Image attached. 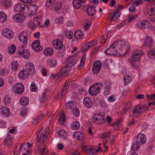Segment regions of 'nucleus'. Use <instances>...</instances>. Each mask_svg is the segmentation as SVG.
Masks as SVG:
<instances>
[{
    "mask_svg": "<svg viewBox=\"0 0 155 155\" xmlns=\"http://www.w3.org/2000/svg\"><path fill=\"white\" fill-rule=\"evenodd\" d=\"M4 103L6 105L9 104L11 102L10 97L8 96H5L4 98Z\"/></svg>",
    "mask_w": 155,
    "mask_h": 155,
    "instance_id": "nucleus-47",
    "label": "nucleus"
},
{
    "mask_svg": "<svg viewBox=\"0 0 155 155\" xmlns=\"http://www.w3.org/2000/svg\"><path fill=\"white\" fill-rule=\"evenodd\" d=\"M115 98L113 95L110 96L107 98L108 100L110 102H113L115 100Z\"/></svg>",
    "mask_w": 155,
    "mask_h": 155,
    "instance_id": "nucleus-64",
    "label": "nucleus"
},
{
    "mask_svg": "<svg viewBox=\"0 0 155 155\" xmlns=\"http://www.w3.org/2000/svg\"><path fill=\"white\" fill-rule=\"evenodd\" d=\"M31 91L32 92H36L38 90V88L36 86V84L35 82H33L32 83L31 87Z\"/></svg>",
    "mask_w": 155,
    "mask_h": 155,
    "instance_id": "nucleus-43",
    "label": "nucleus"
},
{
    "mask_svg": "<svg viewBox=\"0 0 155 155\" xmlns=\"http://www.w3.org/2000/svg\"><path fill=\"white\" fill-rule=\"evenodd\" d=\"M53 45L54 48L58 49H61L63 47L62 42L60 39H57L56 41H54Z\"/></svg>",
    "mask_w": 155,
    "mask_h": 155,
    "instance_id": "nucleus-20",
    "label": "nucleus"
},
{
    "mask_svg": "<svg viewBox=\"0 0 155 155\" xmlns=\"http://www.w3.org/2000/svg\"><path fill=\"white\" fill-rule=\"evenodd\" d=\"M137 25L141 28H146L149 27L150 24L148 21L143 20L142 22L138 23Z\"/></svg>",
    "mask_w": 155,
    "mask_h": 155,
    "instance_id": "nucleus-19",
    "label": "nucleus"
},
{
    "mask_svg": "<svg viewBox=\"0 0 155 155\" xmlns=\"http://www.w3.org/2000/svg\"><path fill=\"white\" fill-rule=\"evenodd\" d=\"M114 48L111 46H110L105 51V53L107 55H112L113 54H114Z\"/></svg>",
    "mask_w": 155,
    "mask_h": 155,
    "instance_id": "nucleus-34",
    "label": "nucleus"
},
{
    "mask_svg": "<svg viewBox=\"0 0 155 155\" xmlns=\"http://www.w3.org/2000/svg\"><path fill=\"white\" fill-rule=\"evenodd\" d=\"M80 124L78 121H74L71 124V127L73 129H77L80 127Z\"/></svg>",
    "mask_w": 155,
    "mask_h": 155,
    "instance_id": "nucleus-36",
    "label": "nucleus"
},
{
    "mask_svg": "<svg viewBox=\"0 0 155 155\" xmlns=\"http://www.w3.org/2000/svg\"><path fill=\"white\" fill-rule=\"evenodd\" d=\"M127 54V52L122 53V52L120 53V52H118V51L116 50V49H114V54H113L114 56H118L119 57L122 56L123 55H124Z\"/></svg>",
    "mask_w": 155,
    "mask_h": 155,
    "instance_id": "nucleus-40",
    "label": "nucleus"
},
{
    "mask_svg": "<svg viewBox=\"0 0 155 155\" xmlns=\"http://www.w3.org/2000/svg\"><path fill=\"white\" fill-rule=\"evenodd\" d=\"M144 54V53L141 50H138L134 51L132 54L131 58L132 60L137 61Z\"/></svg>",
    "mask_w": 155,
    "mask_h": 155,
    "instance_id": "nucleus-5",
    "label": "nucleus"
},
{
    "mask_svg": "<svg viewBox=\"0 0 155 155\" xmlns=\"http://www.w3.org/2000/svg\"><path fill=\"white\" fill-rule=\"evenodd\" d=\"M61 7V4L60 2L56 3L54 5V10L57 11L60 9Z\"/></svg>",
    "mask_w": 155,
    "mask_h": 155,
    "instance_id": "nucleus-46",
    "label": "nucleus"
},
{
    "mask_svg": "<svg viewBox=\"0 0 155 155\" xmlns=\"http://www.w3.org/2000/svg\"><path fill=\"white\" fill-rule=\"evenodd\" d=\"M25 9L24 5L21 4H17L14 6V10L16 12H22L25 10Z\"/></svg>",
    "mask_w": 155,
    "mask_h": 155,
    "instance_id": "nucleus-22",
    "label": "nucleus"
},
{
    "mask_svg": "<svg viewBox=\"0 0 155 155\" xmlns=\"http://www.w3.org/2000/svg\"><path fill=\"white\" fill-rule=\"evenodd\" d=\"M11 65L13 70H17L18 67V64L17 61H13L11 63Z\"/></svg>",
    "mask_w": 155,
    "mask_h": 155,
    "instance_id": "nucleus-38",
    "label": "nucleus"
},
{
    "mask_svg": "<svg viewBox=\"0 0 155 155\" xmlns=\"http://www.w3.org/2000/svg\"><path fill=\"white\" fill-rule=\"evenodd\" d=\"M146 138L144 134H139L137 137V143H138V144H144L146 141Z\"/></svg>",
    "mask_w": 155,
    "mask_h": 155,
    "instance_id": "nucleus-14",
    "label": "nucleus"
},
{
    "mask_svg": "<svg viewBox=\"0 0 155 155\" xmlns=\"http://www.w3.org/2000/svg\"><path fill=\"white\" fill-rule=\"evenodd\" d=\"M10 113V111L8 108L5 107L2 108V115L8 117Z\"/></svg>",
    "mask_w": 155,
    "mask_h": 155,
    "instance_id": "nucleus-29",
    "label": "nucleus"
},
{
    "mask_svg": "<svg viewBox=\"0 0 155 155\" xmlns=\"http://www.w3.org/2000/svg\"><path fill=\"white\" fill-rule=\"evenodd\" d=\"M73 32L71 30H69L66 31L65 32V34L67 38L69 39H71L72 38L73 35Z\"/></svg>",
    "mask_w": 155,
    "mask_h": 155,
    "instance_id": "nucleus-39",
    "label": "nucleus"
},
{
    "mask_svg": "<svg viewBox=\"0 0 155 155\" xmlns=\"http://www.w3.org/2000/svg\"><path fill=\"white\" fill-rule=\"evenodd\" d=\"M83 36V33L81 31L77 30L74 33V37L77 40L81 38Z\"/></svg>",
    "mask_w": 155,
    "mask_h": 155,
    "instance_id": "nucleus-28",
    "label": "nucleus"
},
{
    "mask_svg": "<svg viewBox=\"0 0 155 155\" xmlns=\"http://www.w3.org/2000/svg\"><path fill=\"white\" fill-rule=\"evenodd\" d=\"M102 63L99 61H96L94 62L92 68V71L94 74H97L102 67Z\"/></svg>",
    "mask_w": 155,
    "mask_h": 155,
    "instance_id": "nucleus-6",
    "label": "nucleus"
},
{
    "mask_svg": "<svg viewBox=\"0 0 155 155\" xmlns=\"http://www.w3.org/2000/svg\"><path fill=\"white\" fill-rule=\"evenodd\" d=\"M130 63L131 66L134 68H136L137 67V64L135 62L136 61L132 60L131 61H130Z\"/></svg>",
    "mask_w": 155,
    "mask_h": 155,
    "instance_id": "nucleus-59",
    "label": "nucleus"
},
{
    "mask_svg": "<svg viewBox=\"0 0 155 155\" xmlns=\"http://www.w3.org/2000/svg\"><path fill=\"white\" fill-rule=\"evenodd\" d=\"M96 12L95 7L94 6H89L87 9V13L90 16L94 15Z\"/></svg>",
    "mask_w": 155,
    "mask_h": 155,
    "instance_id": "nucleus-17",
    "label": "nucleus"
},
{
    "mask_svg": "<svg viewBox=\"0 0 155 155\" xmlns=\"http://www.w3.org/2000/svg\"><path fill=\"white\" fill-rule=\"evenodd\" d=\"M84 2L85 0H73V6L76 9H79L81 7V3H83Z\"/></svg>",
    "mask_w": 155,
    "mask_h": 155,
    "instance_id": "nucleus-18",
    "label": "nucleus"
},
{
    "mask_svg": "<svg viewBox=\"0 0 155 155\" xmlns=\"http://www.w3.org/2000/svg\"><path fill=\"white\" fill-rule=\"evenodd\" d=\"M118 48L120 50H122L123 53L126 52L127 53L130 49L128 42L124 41H119Z\"/></svg>",
    "mask_w": 155,
    "mask_h": 155,
    "instance_id": "nucleus-4",
    "label": "nucleus"
},
{
    "mask_svg": "<svg viewBox=\"0 0 155 155\" xmlns=\"http://www.w3.org/2000/svg\"><path fill=\"white\" fill-rule=\"evenodd\" d=\"M27 113V109L25 107L23 108L21 110V114L22 116L26 115Z\"/></svg>",
    "mask_w": 155,
    "mask_h": 155,
    "instance_id": "nucleus-53",
    "label": "nucleus"
},
{
    "mask_svg": "<svg viewBox=\"0 0 155 155\" xmlns=\"http://www.w3.org/2000/svg\"><path fill=\"white\" fill-rule=\"evenodd\" d=\"M24 87L22 84H16L14 86L13 91L18 94H21L24 91Z\"/></svg>",
    "mask_w": 155,
    "mask_h": 155,
    "instance_id": "nucleus-7",
    "label": "nucleus"
},
{
    "mask_svg": "<svg viewBox=\"0 0 155 155\" xmlns=\"http://www.w3.org/2000/svg\"><path fill=\"white\" fill-rule=\"evenodd\" d=\"M73 113L74 116L78 117L79 115L80 112L78 109L75 108L73 110Z\"/></svg>",
    "mask_w": 155,
    "mask_h": 155,
    "instance_id": "nucleus-57",
    "label": "nucleus"
},
{
    "mask_svg": "<svg viewBox=\"0 0 155 155\" xmlns=\"http://www.w3.org/2000/svg\"><path fill=\"white\" fill-rule=\"evenodd\" d=\"M131 106V103L130 102H128L127 103H126L123 109L124 111L125 112L128 110L130 108Z\"/></svg>",
    "mask_w": 155,
    "mask_h": 155,
    "instance_id": "nucleus-44",
    "label": "nucleus"
},
{
    "mask_svg": "<svg viewBox=\"0 0 155 155\" xmlns=\"http://www.w3.org/2000/svg\"><path fill=\"white\" fill-rule=\"evenodd\" d=\"M2 34L4 36L8 39H12L14 36V33L8 29H6L2 31Z\"/></svg>",
    "mask_w": 155,
    "mask_h": 155,
    "instance_id": "nucleus-12",
    "label": "nucleus"
},
{
    "mask_svg": "<svg viewBox=\"0 0 155 155\" xmlns=\"http://www.w3.org/2000/svg\"><path fill=\"white\" fill-rule=\"evenodd\" d=\"M102 85L101 83H95L91 86L88 90L89 94L92 96L96 95L99 93L100 87L98 86Z\"/></svg>",
    "mask_w": 155,
    "mask_h": 155,
    "instance_id": "nucleus-3",
    "label": "nucleus"
},
{
    "mask_svg": "<svg viewBox=\"0 0 155 155\" xmlns=\"http://www.w3.org/2000/svg\"><path fill=\"white\" fill-rule=\"evenodd\" d=\"M26 7L28 10V12L31 14V16H32L36 13L38 8L37 5H30Z\"/></svg>",
    "mask_w": 155,
    "mask_h": 155,
    "instance_id": "nucleus-11",
    "label": "nucleus"
},
{
    "mask_svg": "<svg viewBox=\"0 0 155 155\" xmlns=\"http://www.w3.org/2000/svg\"><path fill=\"white\" fill-rule=\"evenodd\" d=\"M25 71L29 75L32 74L35 71L34 65L31 63L27 64Z\"/></svg>",
    "mask_w": 155,
    "mask_h": 155,
    "instance_id": "nucleus-13",
    "label": "nucleus"
},
{
    "mask_svg": "<svg viewBox=\"0 0 155 155\" xmlns=\"http://www.w3.org/2000/svg\"><path fill=\"white\" fill-rule=\"evenodd\" d=\"M29 102L28 97L24 96L21 97L20 100V103L23 106L27 105Z\"/></svg>",
    "mask_w": 155,
    "mask_h": 155,
    "instance_id": "nucleus-26",
    "label": "nucleus"
},
{
    "mask_svg": "<svg viewBox=\"0 0 155 155\" xmlns=\"http://www.w3.org/2000/svg\"><path fill=\"white\" fill-rule=\"evenodd\" d=\"M54 53V50L51 48H48L44 51V53L47 56H51Z\"/></svg>",
    "mask_w": 155,
    "mask_h": 155,
    "instance_id": "nucleus-27",
    "label": "nucleus"
},
{
    "mask_svg": "<svg viewBox=\"0 0 155 155\" xmlns=\"http://www.w3.org/2000/svg\"><path fill=\"white\" fill-rule=\"evenodd\" d=\"M47 64L50 67H53L55 66L57 64L56 60L54 58H49L47 60Z\"/></svg>",
    "mask_w": 155,
    "mask_h": 155,
    "instance_id": "nucleus-25",
    "label": "nucleus"
},
{
    "mask_svg": "<svg viewBox=\"0 0 155 155\" xmlns=\"http://www.w3.org/2000/svg\"><path fill=\"white\" fill-rule=\"evenodd\" d=\"M70 70L69 68H66L65 67L61 70V71L63 74V75L64 76L68 75L69 72V71Z\"/></svg>",
    "mask_w": 155,
    "mask_h": 155,
    "instance_id": "nucleus-42",
    "label": "nucleus"
},
{
    "mask_svg": "<svg viewBox=\"0 0 155 155\" xmlns=\"http://www.w3.org/2000/svg\"><path fill=\"white\" fill-rule=\"evenodd\" d=\"M137 141L135 143L133 144L131 146V149L134 151L137 150L139 148V146L140 144L137 143Z\"/></svg>",
    "mask_w": 155,
    "mask_h": 155,
    "instance_id": "nucleus-37",
    "label": "nucleus"
},
{
    "mask_svg": "<svg viewBox=\"0 0 155 155\" xmlns=\"http://www.w3.org/2000/svg\"><path fill=\"white\" fill-rule=\"evenodd\" d=\"M83 103L84 105L87 108H91L93 105L91 100L89 97H85L84 99Z\"/></svg>",
    "mask_w": 155,
    "mask_h": 155,
    "instance_id": "nucleus-21",
    "label": "nucleus"
},
{
    "mask_svg": "<svg viewBox=\"0 0 155 155\" xmlns=\"http://www.w3.org/2000/svg\"><path fill=\"white\" fill-rule=\"evenodd\" d=\"M16 47L14 45H12L8 48V52L9 54H13L15 51Z\"/></svg>",
    "mask_w": 155,
    "mask_h": 155,
    "instance_id": "nucleus-45",
    "label": "nucleus"
},
{
    "mask_svg": "<svg viewBox=\"0 0 155 155\" xmlns=\"http://www.w3.org/2000/svg\"><path fill=\"white\" fill-rule=\"evenodd\" d=\"M40 44L35 45L33 46H31L32 49L35 51L39 52L42 50V48L40 46Z\"/></svg>",
    "mask_w": 155,
    "mask_h": 155,
    "instance_id": "nucleus-32",
    "label": "nucleus"
},
{
    "mask_svg": "<svg viewBox=\"0 0 155 155\" xmlns=\"http://www.w3.org/2000/svg\"><path fill=\"white\" fill-rule=\"evenodd\" d=\"M25 144V143H24L23 144H21L20 146L19 150L17 151L18 154L21 153L24 150H25V148L24 147Z\"/></svg>",
    "mask_w": 155,
    "mask_h": 155,
    "instance_id": "nucleus-54",
    "label": "nucleus"
},
{
    "mask_svg": "<svg viewBox=\"0 0 155 155\" xmlns=\"http://www.w3.org/2000/svg\"><path fill=\"white\" fill-rule=\"evenodd\" d=\"M110 87L109 85H107L105 87L104 91V94L105 95H107L110 93Z\"/></svg>",
    "mask_w": 155,
    "mask_h": 155,
    "instance_id": "nucleus-50",
    "label": "nucleus"
},
{
    "mask_svg": "<svg viewBox=\"0 0 155 155\" xmlns=\"http://www.w3.org/2000/svg\"><path fill=\"white\" fill-rule=\"evenodd\" d=\"M153 40L152 38L147 35L145 37L143 46L145 47L151 48L153 46Z\"/></svg>",
    "mask_w": 155,
    "mask_h": 155,
    "instance_id": "nucleus-9",
    "label": "nucleus"
},
{
    "mask_svg": "<svg viewBox=\"0 0 155 155\" xmlns=\"http://www.w3.org/2000/svg\"><path fill=\"white\" fill-rule=\"evenodd\" d=\"M25 46H22L20 48H19L18 51L19 54L20 55H22L23 57L25 58H28L30 56V54L29 51L26 50H24L23 47Z\"/></svg>",
    "mask_w": 155,
    "mask_h": 155,
    "instance_id": "nucleus-10",
    "label": "nucleus"
},
{
    "mask_svg": "<svg viewBox=\"0 0 155 155\" xmlns=\"http://www.w3.org/2000/svg\"><path fill=\"white\" fill-rule=\"evenodd\" d=\"M66 89L63 88L61 90V99H62L64 97V95L66 91Z\"/></svg>",
    "mask_w": 155,
    "mask_h": 155,
    "instance_id": "nucleus-58",
    "label": "nucleus"
},
{
    "mask_svg": "<svg viewBox=\"0 0 155 155\" xmlns=\"http://www.w3.org/2000/svg\"><path fill=\"white\" fill-rule=\"evenodd\" d=\"M58 120L61 124H63L65 121V117L63 113H62L60 115L59 118L58 119Z\"/></svg>",
    "mask_w": 155,
    "mask_h": 155,
    "instance_id": "nucleus-31",
    "label": "nucleus"
},
{
    "mask_svg": "<svg viewBox=\"0 0 155 155\" xmlns=\"http://www.w3.org/2000/svg\"><path fill=\"white\" fill-rule=\"evenodd\" d=\"M47 99V96L46 94H43L41 97L40 101L42 102H44Z\"/></svg>",
    "mask_w": 155,
    "mask_h": 155,
    "instance_id": "nucleus-56",
    "label": "nucleus"
},
{
    "mask_svg": "<svg viewBox=\"0 0 155 155\" xmlns=\"http://www.w3.org/2000/svg\"><path fill=\"white\" fill-rule=\"evenodd\" d=\"M95 43L94 41L88 42L86 44V46L88 47V48H92L93 47Z\"/></svg>",
    "mask_w": 155,
    "mask_h": 155,
    "instance_id": "nucleus-55",
    "label": "nucleus"
},
{
    "mask_svg": "<svg viewBox=\"0 0 155 155\" xmlns=\"http://www.w3.org/2000/svg\"><path fill=\"white\" fill-rule=\"evenodd\" d=\"M30 33L29 31H24L19 34L18 38L24 45L27 44L30 38Z\"/></svg>",
    "mask_w": 155,
    "mask_h": 155,
    "instance_id": "nucleus-1",
    "label": "nucleus"
},
{
    "mask_svg": "<svg viewBox=\"0 0 155 155\" xmlns=\"http://www.w3.org/2000/svg\"><path fill=\"white\" fill-rule=\"evenodd\" d=\"M44 114H42L39 116L37 118H35L34 119V121L33 123L34 124H37L44 117Z\"/></svg>",
    "mask_w": 155,
    "mask_h": 155,
    "instance_id": "nucleus-41",
    "label": "nucleus"
},
{
    "mask_svg": "<svg viewBox=\"0 0 155 155\" xmlns=\"http://www.w3.org/2000/svg\"><path fill=\"white\" fill-rule=\"evenodd\" d=\"M143 113L141 110V107L139 105H137L135 107L133 110L132 115L134 117L139 116L140 114Z\"/></svg>",
    "mask_w": 155,
    "mask_h": 155,
    "instance_id": "nucleus-15",
    "label": "nucleus"
},
{
    "mask_svg": "<svg viewBox=\"0 0 155 155\" xmlns=\"http://www.w3.org/2000/svg\"><path fill=\"white\" fill-rule=\"evenodd\" d=\"M131 78L130 77H125L124 78V84L125 85H127L128 83L131 81Z\"/></svg>",
    "mask_w": 155,
    "mask_h": 155,
    "instance_id": "nucleus-49",
    "label": "nucleus"
},
{
    "mask_svg": "<svg viewBox=\"0 0 155 155\" xmlns=\"http://www.w3.org/2000/svg\"><path fill=\"white\" fill-rule=\"evenodd\" d=\"M13 19L17 22H21L25 20V17L22 14H17L13 17Z\"/></svg>",
    "mask_w": 155,
    "mask_h": 155,
    "instance_id": "nucleus-16",
    "label": "nucleus"
},
{
    "mask_svg": "<svg viewBox=\"0 0 155 155\" xmlns=\"http://www.w3.org/2000/svg\"><path fill=\"white\" fill-rule=\"evenodd\" d=\"M92 120L94 123L99 125L103 124L105 122L104 117L99 113L95 114L93 116Z\"/></svg>",
    "mask_w": 155,
    "mask_h": 155,
    "instance_id": "nucleus-2",
    "label": "nucleus"
},
{
    "mask_svg": "<svg viewBox=\"0 0 155 155\" xmlns=\"http://www.w3.org/2000/svg\"><path fill=\"white\" fill-rule=\"evenodd\" d=\"M29 74L27 73L25 70L21 71L19 73L18 77L20 79H24L26 77H28Z\"/></svg>",
    "mask_w": 155,
    "mask_h": 155,
    "instance_id": "nucleus-24",
    "label": "nucleus"
},
{
    "mask_svg": "<svg viewBox=\"0 0 155 155\" xmlns=\"http://www.w3.org/2000/svg\"><path fill=\"white\" fill-rule=\"evenodd\" d=\"M149 12H148L149 15L152 16L155 14V10L153 7H151L149 8Z\"/></svg>",
    "mask_w": 155,
    "mask_h": 155,
    "instance_id": "nucleus-48",
    "label": "nucleus"
},
{
    "mask_svg": "<svg viewBox=\"0 0 155 155\" xmlns=\"http://www.w3.org/2000/svg\"><path fill=\"white\" fill-rule=\"evenodd\" d=\"M148 55L150 58L153 59L155 58V48H153L149 51Z\"/></svg>",
    "mask_w": 155,
    "mask_h": 155,
    "instance_id": "nucleus-33",
    "label": "nucleus"
},
{
    "mask_svg": "<svg viewBox=\"0 0 155 155\" xmlns=\"http://www.w3.org/2000/svg\"><path fill=\"white\" fill-rule=\"evenodd\" d=\"M55 0H47L46 2V6L49 7L53 5L55 2Z\"/></svg>",
    "mask_w": 155,
    "mask_h": 155,
    "instance_id": "nucleus-52",
    "label": "nucleus"
},
{
    "mask_svg": "<svg viewBox=\"0 0 155 155\" xmlns=\"http://www.w3.org/2000/svg\"><path fill=\"white\" fill-rule=\"evenodd\" d=\"M7 19V16L3 12H0V22H4Z\"/></svg>",
    "mask_w": 155,
    "mask_h": 155,
    "instance_id": "nucleus-35",
    "label": "nucleus"
},
{
    "mask_svg": "<svg viewBox=\"0 0 155 155\" xmlns=\"http://www.w3.org/2000/svg\"><path fill=\"white\" fill-rule=\"evenodd\" d=\"M11 5V2L10 1H6L4 3V7L6 8H9L10 6Z\"/></svg>",
    "mask_w": 155,
    "mask_h": 155,
    "instance_id": "nucleus-61",
    "label": "nucleus"
},
{
    "mask_svg": "<svg viewBox=\"0 0 155 155\" xmlns=\"http://www.w3.org/2000/svg\"><path fill=\"white\" fill-rule=\"evenodd\" d=\"M58 134L60 137L62 139H65L67 136V133L64 130H60Z\"/></svg>",
    "mask_w": 155,
    "mask_h": 155,
    "instance_id": "nucleus-30",
    "label": "nucleus"
},
{
    "mask_svg": "<svg viewBox=\"0 0 155 155\" xmlns=\"http://www.w3.org/2000/svg\"><path fill=\"white\" fill-rule=\"evenodd\" d=\"M73 106V101H70L66 103V107L68 109L72 108Z\"/></svg>",
    "mask_w": 155,
    "mask_h": 155,
    "instance_id": "nucleus-51",
    "label": "nucleus"
},
{
    "mask_svg": "<svg viewBox=\"0 0 155 155\" xmlns=\"http://www.w3.org/2000/svg\"><path fill=\"white\" fill-rule=\"evenodd\" d=\"M20 1L25 3L29 4L35 2L36 0H20Z\"/></svg>",
    "mask_w": 155,
    "mask_h": 155,
    "instance_id": "nucleus-60",
    "label": "nucleus"
},
{
    "mask_svg": "<svg viewBox=\"0 0 155 155\" xmlns=\"http://www.w3.org/2000/svg\"><path fill=\"white\" fill-rule=\"evenodd\" d=\"M118 44H119V43H118V42L117 41H116L114 42L110 46L112 47L115 49L116 47H118Z\"/></svg>",
    "mask_w": 155,
    "mask_h": 155,
    "instance_id": "nucleus-63",
    "label": "nucleus"
},
{
    "mask_svg": "<svg viewBox=\"0 0 155 155\" xmlns=\"http://www.w3.org/2000/svg\"><path fill=\"white\" fill-rule=\"evenodd\" d=\"M142 3V1L141 0H139V1H135L133 3L134 5H136V6L138 5H140Z\"/></svg>",
    "mask_w": 155,
    "mask_h": 155,
    "instance_id": "nucleus-62",
    "label": "nucleus"
},
{
    "mask_svg": "<svg viewBox=\"0 0 155 155\" xmlns=\"http://www.w3.org/2000/svg\"><path fill=\"white\" fill-rule=\"evenodd\" d=\"M73 136L77 140H81L84 139V133L80 131H77V132L73 133Z\"/></svg>",
    "mask_w": 155,
    "mask_h": 155,
    "instance_id": "nucleus-23",
    "label": "nucleus"
},
{
    "mask_svg": "<svg viewBox=\"0 0 155 155\" xmlns=\"http://www.w3.org/2000/svg\"><path fill=\"white\" fill-rule=\"evenodd\" d=\"M42 130V128H40L38 130V132L37 135V145H38V143L41 140L42 141V143L44 142L47 136L46 135H43L44 133H43Z\"/></svg>",
    "mask_w": 155,
    "mask_h": 155,
    "instance_id": "nucleus-8",
    "label": "nucleus"
}]
</instances>
